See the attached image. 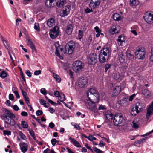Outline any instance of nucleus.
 <instances>
[{
	"label": "nucleus",
	"mask_w": 153,
	"mask_h": 153,
	"mask_svg": "<svg viewBox=\"0 0 153 153\" xmlns=\"http://www.w3.org/2000/svg\"><path fill=\"white\" fill-rule=\"evenodd\" d=\"M2 111L3 114L1 115V118L4 120L6 124L14 126L16 124V122L13 119L15 117V115L5 108H3Z\"/></svg>",
	"instance_id": "obj_1"
},
{
	"label": "nucleus",
	"mask_w": 153,
	"mask_h": 153,
	"mask_svg": "<svg viewBox=\"0 0 153 153\" xmlns=\"http://www.w3.org/2000/svg\"><path fill=\"white\" fill-rule=\"evenodd\" d=\"M75 47V42L72 41H70L65 45L64 50L61 47L56 48L55 54L58 56H60L59 51L62 54H65L67 52L68 54H71L73 53Z\"/></svg>",
	"instance_id": "obj_2"
},
{
	"label": "nucleus",
	"mask_w": 153,
	"mask_h": 153,
	"mask_svg": "<svg viewBox=\"0 0 153 153\" xmlns=\"http://www.w3.org/2000/svg\"><path fill=\"white\" fill-rule=\"evenodd\" d=\"M72 65V69L76 73L80 72L84 67V64L79 60L75 61L73 63Z\"/></svg>",
	"instance_id": "obj_3"
},
{
	"label": "nucleus",
	"mask_w": 153,
	"mask_h": 153,
	"mask_svg": "<svg viewBox=\"0 0 153 153\" xmlns=\"http://www.w3.org/2000/svg\"><path fill=\"white\" fill-rule=\"evenodd\" d=\"M125 120L123 116L119 114L115 116L113 120L114 124L116 126H121L123 125Z\"/></svg>",
	"instance_id": "obj_4"
},
{
	"label": "nucleus",
	"mask_w": 153,
	"mask_h": 153,
	"mask_svg": "<svg viewBox=\"0 0 153 153\" xmlns=\"http://www.w3.org/2000/svg\"><path fill=\"white\" fill-rule=\"evenodd\" d=\"M136 58L138 59H143L145 57V52L144 48L141 47H137L136 51L135 53Z\"/></svg>",
	"instance_id": "obj_5"
},
{
	"label": "nucleus",
	"mask_w": 153,
	"mask_h": 153,
	"mask_svg": "<svg viewBox=\"0 0 153 153\" xmlns=\"http://www.w3.org/2000/svg\"><path fill=\"white\" fill-rule=\"evenodd\" d=\"M59 27L57 26H55L50 31L49 34L51 38L52 39L56 38L59 35Z\"/></svg>",
	"instance_id": "obj_6"
},
{
	"label": "nucleus",
	"mask_w": 153,
	"mask_h": 153,
	"mask_svg": "<svg viewBox=\"0 0 153 153\" xmlns=\"http://www.w3.org/2000/svg\"><path fill=\"white\" fill-rule=\"evenodd\" d=\"M87 96L88 98L90 100H94V99H91V97L92 98H94L95 97H96V99L98 100V98L99 97V96L96 90L93 89H90L88 91V92H87Z\"/></svg>",
	"instance_id": "obj_7"
},
{
	"label": "nucleus",
	"mask_w": 153,
	"mask_h": 153,
	"mask_svg": "<svg viewBox=\"0 0 153 153\" xmlns=\"http://www.w3.org/2000/svg\"><path fill=\"white\" fill-rule=\"evenodd\" d=\"M92 100H90L88 101V103L89 105L88 108L90 110L94 112L95 113L97 112V106H96L94 102L96 103L98 102V101L97 102V101H91Z\"/></svg>",
	"instance_id": "obj_8"
},
{
	"label": "nucleus",
	"mask_w": 153,
	"mask_h": 153,
	"mask_svg": "<svg viewBox=\"0 0 153 153\" xmlns=\"http://www.w3.org/2000/svg\"><path fill=\"white\" fill-rule=\"evenodd\" d=\"M70 10V6L67 5L63 7L60 11V16L62 17L67 16L69 13Z\"/></svg>",
	"instance_id": "obj_9"
},
{
	"label": "nucleus",
	"mask_w": 153,
	"mask_h": 153,
	"mask_svg": "<svg viewBox=\"0 0 153 153\" xmlns=\"http://www.w3.org/2000/svg\"><path fill=\"white\" fill-rule=\"evenodd\" d=\"M88 61L89 64L94 65L97 62V56L96 54L93 53L90 54L88 59Z\"/></svg>",
	"instance_id": "obj_10"
},
{
	"label": "nucleus",
	"mask_w": 153,
	"mask_h": 153,
	"mask_svg": "<svg viewBox=\"0 0 153 153\" xmlns=\"http://www.w3.org/2000/svg\"><path fill=\"white\" fill-rule=\"evenodd\" d=\"M101 0H91L89 6L91 9L97 8L100 3Z\"/></svg>",
	"instance_id": "obj_11"
},
{
	"label": "nucleus",
	"mask_w": 153,
	"mask_h": 153,
	"mask_svg": "<svg viewBox=\"0 0 153 153\" xmlns=\"http://www.w3.org/2000/svg\"><path fill=\"white\" fill-rule=\"evenodd\" d=\"M120 27L118 25H114L112 26L109 30L110 33L112 34L118 33L120 30Z\"/></svg>",
	"instance_id": "obj_12"
},
{
	"label": "nucleus",
	"mask_w": 153,
	"mask_h": 153,
	"mask_svg": "<svg viewBox=\"0 0 153 153\" xmlns=\"http://www.w3.org/2000/svg\"><path fill=\"white\" fill-rule=\"evenodd\" d=\"M126 58V53H125L122 52L119 53L117 59L120 63H123L125 62Z\"/></svg>",
	"instance_id": "obj_13"
},
{
	"label": "nucleus",
	"mask_w": 153,
	"mask_h": 153,
	"mask_svg": "<svg viewBox=\"0 0 153 153\" xmlns=\"http://www.w3.org/2000/svg\"><path fill=\"white\" fill-rule=\"evenodd\" d=\"M144 19L148 23L150 24L153 23V14L149 13L148 15L145 16Z\"/></svg>",
	"instance_id": "obj_14"
},
{
	"label": "nucleus",
	"mask_w": 153,
	"mask_h": 153,
	"mask_svg": "<svg viewBox=\"0 0 153 153\" xmlns=\"http://www.w3.org/2000/svg\"><path fill=\"white\" fill-rule=\"evenodd\" d=\"M152 114H153V102H152L147 109L146 115V118L149 119L151 115Z\"/></svg>",
	"instance_id": "obj_15"
},
{
	"label": "nucleus",
	"mask_w": 153,
	"mask_h": 153,
	"mask_svg": "<svg viewBox=\"0 0 153 153\" xmlns=\"http://www.w3.org/2000/svg\"><path fill=\"white\" fill-rule=\"evenodd\" d=\"M58 0H47L45 2V4L48 8H52L55 6V1Z\"/></svg>",
	"instance_id": "obj_16"
},
{
	"label": "nucleus",
	"mask_w": 153,
	"mask_h": 153,
	"mask_svg": "<svg viewBox=\"0 0 153 153\" xmlns=\"http://www.w3.org/2000/svg\"><path fill=\"white\" fill-rule=\"evenodd\" d=\"M87 83V80L85 78H81L79 80V85L81 88H83Z\"/></svg>",
	"instance_id": "obj_17"
},
{
	"label": "nucleus",
	"mask_w": 153,
	"mask_h": 153,
	"mask_svg": "<svg viewBox=\"0 0 153 153\" xmlns=\"http://www.w3.org/2000/svg\"><path fill=\"white\" fill-rule=\"evenodd\" d=\"M26 41L27 45L29 46L33 50H34L36 52V48L31 39L29 37L26 39Z\"/></svg>",
	"instance_id": "obj_18"
},
{
	"label": "nucleus",
	"mask_w": 153,
	"mask_h": 153,
	"mask_svg": "<svg viewBox=\"0 0 153 153\" xmlns=\"http://www.w3.org/2000/svg\"><path fill=\"white\" fill-rule=\"evenodd\" d=\"M108 56L106 57L105 55L102 54V53H100L99 55V61L101 63H103L106 61L108 59Z\"/></svg>",
	"instance_id": "obj_19"
},
{
	"label": "nucleus",
	"mask_w": 153,
	"mask_h": 153,
	"mask_svg": "<svg viewBox=\"0 0 153 153\" xmlns=\"http://www.w3.org/2000/svg\"><path fill=\"white\" fill-rule=\"evenodd\" d=\"M55 19L53 18H51L47 20V24L49 27H51L55 25Z\"/></svg>",
	"instance_id": "obj_20"
},
{
	"label": "nucleus",
	"mask_w": 153,
	"mask_h": 153,
	"mask_svg": "<svg viewBox=\"0 0 153 153\" xmlns=\"http://www.w3.org/2000/svg\"><path fill=\"white\" fill-rule=\"evenodd\" d=\"M100 53H102V54L105 55L107 57L108 56L109 53V50L108 48H103L101 51Z\"/></svg>",
	"instance_id": "obj_21"
},
{
	"label": "nucleus",
	"mask_w": 153,
	"mask_h": 153,
	"mask_svg": "<svg viewBox=\"0 0 153 153\" xmlns=\"http://www.w3.org/2000/svg\"><path fill=\"white\" fill-rule=\"evenodd\" d=\"M100 53H102V54L105 55L107 57L108 56L109 53V50L108 48H103L101 51Z\"/></svg>",
	"instance_id": "obj_22"
},
{
	"label": "nucleus",
	"mask_w": 153,
	"mask_h": 153,
	"mask_svg": "<svg viewBox=\"0 0 153 153\" xmlns=\"http://www.w3.org/2000/svg\"><path fill=\"white\" fill-rule=\"evenodd\" d=\"M100 53H102V54L105 55L107 57L108 56L109 53V50L108 48H103L101 51Z\"/></svg>",
	"instance_id": "obj_23"
},
{
	"label": "nucleus",
	"mask_w": 153,
	"mask_h": 153,
	"mask_svg": "<svg viewBox=\"0 0 153 153\" xmlns=\"http://www.w3.org/2000/svg\"><path fill=\"white\" fill-rule=\"evenodd\" d=\"M73 26L72 24H69L67 26L66 32L68 35L71 34L73 30Z\"/></svg>",
	"instance_id": "obj_24"
},
{
	"label": "nucleus",
	"mask_w": 153,
	"mask_h": 153,
	"mask_svg": "<svg viewBox=\"0 0 153 153\" xmlns=\"http://www.w3.org/2000/svg\"><path fill=\"white\" fill-rule=\"evenodd\" d=\"M114 117L113 114L110 111H107L106 113V118L110 121H112Z\"/></svg>",
	"instance_id": "obj_25"
},
{
	"label": "nucleus",
	"mask_w": 153,
	"mask_h": 153,
	"mask_svg": "<svg viewBox=\"0 0 153 153\" xmlns=\"http://www.w3.org/2000/svg\"><path fill=\"white\" fill-rule=\"evenodd\" d=\"M66 3V0H58L57 1H55V4L58 7H62Z\"/></svg>",
	"instance_id": "obj_26"
},
{
	"label": "nucleus",
	"mask_w": 153,
	"mask_h": 153,
	"mask_svg": "<svg viewBox=\"0 0 153 153\" xmlns=\"http://www.w3.org/2000/svg\"><path fill=\"white\" fill-rule=\"evenodd\" d=\"M69 140H70L71 143L75 146L78 147H81V146L79 142L76 140L74 138L70 137Z\"/></svg>",
	"instance_id": "obj_27"
},
{
	"label": "nucleus",
	"mask_w": 153,
	"mask_h": 153,
	"mask_svg": "<svg viewBox=\"0 0 153 153\" xmlns=\"http://www.w3.org/2000/svg\"><path fill=\"white\" fill-rule=\"evenodd\" d=\"M139 112V110L137 108L135 105H134L131 111V114L133 116H135Z\"/></svg>",
	"instance_id": "obj_28"
},
{
	"label": "nucleus",
	"mask_w": 153,
	"mask_h": 153,
	"mask_svg": "<svg viewBox=\"0 0 153 153\" xmlns=\"http://www.w3.org/2000/svg\"><path fill=\"white\" fill-rule=\"evenodd\" d=\"M142 93L144 95L145 97L149 98L151 96V93L147 89H145L142 91Z\"/></svg>",
	"instance_id": "obj_29"
},
{
	"label": "nucleus",
	"mask_w": 153,
	"mask_h": 153,
	"mask_svg": "<svg viewBox=\"0 0 153 153\" xmlns=\"http://www.w3.org/2000/svg\"><path fill=\"white\" fill-rule=\"evenodd\" d=\"M121 91V87L120 86H116L113 90V92L114 93L115 95L119 94Z\"/></svg>",
	"instance_id": "obj_30"
},
{
	"label": "nucleus",
	"mask_w": 153,
	"mask_h": 153,
	"mask_svg": "<svg viewBox=\"0 0 153 153\" xmlns=\"http://www.w3.org/2000/svg\"><path fill=\"white\" fill-rule=\"evenodd\" d=\"M40 104L44 105L45 107L48 108L49 106V104L48 103H46L45 100L43 99H40L39 100Z\"/></svg>",
	"instance_id": "obj_31"
},
{
	"label": "nucleus",
	"mask_w": 153,
	"mask_h": 153,
	"mask_svg": "<svg viewBox=\"0 0 153 153\" xmlns=\"http://www.w3.org/2000/svg\"><path fill=\"white\" fill-rule=\"evenodd\" d=\"M118 42H120V45H122L123 43L125 42V38L123 35H122L118 37Z\"/></svg>",
	"instance_id": "obj_32"
},
{
	"label": "nucleus",
	"mask_w": 153,
	"mask_h": 153,
	"mask_svg": "<svg viewBox=\"0 0 153 153\" xmlns=\"http://www.w3.org/2000/svg\"><path fill=\"white\" fill-rule=\"evenodd\" d=\"M113 19L116 21L120 20L121 19V17L120 15L117 13L114 14L113 15Z\"/></svg>",
	"instance_id": "obj_33"
},
{
	"label": "nucleus",
	"mask_w": 153,
	"mask_h": 153,
	"mask_svg": "<svg viewBox=\"0 0 153 153\" xmlns=\"http://www.w3.org/2000/svg\"><path fill=\"white\" fill-rule=\"evenodd\" d=\"M2 39L4 45L6 48L8 50H10L11 48L10 47L9 45L8 44L7 41L6 40H4L3 38H2Z\"/></svg>",
	"instance_id": "obj_34"
},
{
	"label": "nucleus",
	"mask_w": 153,
	"mask_h": 153,
	"mask_svg": "<svg viewBox=\"0 0 153 153\" xmlns=\"http://www.w3.org/2000/svg\"><path fill=\"white\" fill-rule=\"evenodd\" d=\"M134 105L139 110V111L140 112L143 107L142 103L139 102H137Z\"/></svg>",
	"instance_id": "obj_35"
},
{
	"label": "nucleus",
	"mask_w": 153,
	"mask_h": 153,
	"mask_svg": "<svg viewBox=\"0 0 153 153\" xmlns=\"http://www.w3.org/2000/svg\"><path fill=\"white\" fill-rule=\"evenodd\" d=\"M139 2L137 0H130V4L131 6L138 5Z\"/></svg>",
	"instance_id": "obj_36"
},
{
	"label": "nucleus",
	"mask_w": 153,
	"mask_h": 153,
	"mask_svg": "<svg viewBox=\"0 0 153 153\" xmlns=\"http://www.w3.org/2000/svg\"><path fill=\"white\" fill-rule=\"evenodd\" d=\"M20 146L21 148V150L23 153H25L27 151L28 146H22V145H20Z\"/></svg>",
	"instance_id": "obj_37"
},
{
	"label": "nucleus",
	"mask_w": 153,
	"mask_h": 153,
	"mask_svg": "<svg viewBox=\"0 0 153 153\" xmlns=\"http://www.w3.org/2000/svg\"><path fill=\"white\" fill-rule=\"evenodd\" d=\"M8 75L7 73L4 71H2L1 73L0 76L2 78H6Z\"/></svg>",
	"instance_id": "obj_38"
},
{
	"label": "nucleus",
	"mask_w": 153,
	"mask_h": 153,
	"mask_svg": "<svg viewBox=\"0 0 153 153\" xmlns=\"http://www.w3.org/2000/svg\"><path fill=\"white\" fill-rule=\"evenodd\" d=\"M66 99L65 98V96L63 93H61L60 96L59 98V100L62 102H63V101L65 100Z\"/></svg>",
	"instance_id": "obj_39"
},
{
	"label": "nucleus",
	"mask_w": 153,
	"mask_h": 153,
	"mask_svg": "<svg viewBox=\"0 0 153 153\" xmlns=\"http://www.w3.org/2000/svg\"><path fill=\"white\" fill-rule=\"evenodd\" d=\"M53 75L54 78L58 82H60L61 81L60 77L58 75L56 74L55 73H53Z\"/></svg>",
	"instance_id": "obj_40"
},
{
	"label": "nucleus",
	"mask_w": 153,
	"mask_h": 153,
	"mask_svg": "<svg viewBox=\"0 0 153 153\" xmlns=\"http://www.w3.org/2000/svg\"><path fill=\"white\" fill-rule=\"evenodd\" d=\"M21 126L24 128H27L28 126L27 123L25 121H21Z\"/></svg>",
	"instance_id": "obj_41"
},
{
	"label": "nucleus",
	"mask_w": 153,
	"mask_h": 153,
	"mask_svg": "<svg viewBox=\"0 0 153 153\" xmlns=\"http://www.w3.org/2000/svg\"><path fill=\"white\" fill-rule=\"evenodd\" d=\"M34 28L37 31L39 32L40 30V28L39 24L38 23H36L34 24Z\"/></svg>",
	"instance_id": "obj_42"
},
{
	"label": "nucleus",
	"mask_w": 153,
	"mask_h": 153,
	"mask_svg": "<svg viewBox=\"0 0 153 153\" xmlns=\"http://www.w3.org/2000/svg\"><path fill=\"white\" fill-rule=\"evenodd\" d=\"M126 56L129 59H131L134 58L133 55L131 54L129 52H127L126 54Z\"/></svg>",
	"instance_id": "obj_43"
},
{
	"label": "nucleus",
	"mask_w": 153,
	"mask_h": 153,
	"mask_svg": "<svg viewBox=\"0 0 153 153\" xmlns=\"http://www.w3.org/2000/svg\"><path fill=\"white\" fill-rule=\"evenodd\" d=\"M45 97L46 99L48 101V102L51 104L52 105H54L56 106L57 105V104L56 103L54 102L53 101H52L51 100L48 99V97L46 96H45Z\"/></svg>",
	"instance_id": "obj_44"
},
{
	"label": "nucleus",
	"mask_w": 153,
	"mask_h": 153,
	"mask_svg": "<svg viewBox=\"0 0 153 153\" xmlns=\"http://www.w3.org/2000/svg\"><path fill=\"white\" fill-rule=\"evenodd\" d=\"M144 140H145L144 139H142L136 141L135 142V146H137L138 145L140 144L143 142V141Z\"/></svg>",
	"instance_id": "obj_45"
},
{
	"label": "nucleus",
	"mask_w": 153,
	"mask_h": 153,
	"mask_svg": "<svg viewBox=\"0 0 153 153\" xmlns=\"http://www.w3.org/2000/svg\"><path fill=\"white\" fill-rule=\"evenodd\" d=\"M93 149L97 153H103V151L100 150L98 149L96 147H93Z\"/></svg>",
	"instance_id": "obj_46"
},
{
	"label": "nucleus",
	"mask_w": 153,
	"mask_h": 153,
	"mask_svg": "<svg viewBox=\"0 0 153 153\" xmlns=\"http://www.w3.org/2000/svg\"><path fill=\"white\" fill-rule=\"evenodd\" d=\"M71 125L74 126V128L78 129V130H80L81 129L80 127L77 124H74L73 123H71Z\"/></svg>",
	"instance_id": "obj_47"
},
{
	"label": "nucleus",
	"mask_w": 153,
	"mask_h": 153,
	"mask_svg": "<svg viewBox=\"0 0 153 153\" xmlns=\"http://www.w3.org/2000/svg\"><path fill=\"white\" fill-rule=\"evenodd\" d=\"M132 123L133 128L136 129L138 128H139V124L138 123H135L134 121H133Z\"/></svg>",
	"instance_id": "obj_48"
},
{
	"label": "nucleus",
	"mask_w": 153,
	"mask_h": 153,
	"mask_svg": "<svg viewBox=\"0 0 153 153\" xmlns=\"http://www.w3.org/2000/svg\"><path fill=\"white\" fill-rule=\"evenodd\" d=\"M57 141L56 139L55 138L51 140V143L53 146H54L56 145L57 142Z\"/></svg>",
	"instance_id": "obj_49"
},
{
	"label": "nucleus",
	"mask_w": 153,
	"mask_h": 153,
	"mask_svg": "<svg viewBox=\"0 0 153 153\" xmlns=\"http://www.w3.org/2000/svg\"><path fill=\"white\" fill-rule=\"evenodd\" d=\"M151 54L150 59L151 61L153 62V47L151 49Z\"/></svg>",
	"instance_id": "obj_50"
},
{
	"label": "nucleus",
	"mask_w": 153,
	"mask_h": 153,
	"mask_svg": "<svg viewBox=\"0 0 153 153\" xmlns=\"http://www.w3.org/2000/svg\"><path fill=\"white\" fill-rule=\"evenodd\" d=\"M3 132L4 135H10L11 134V132L10 131L7 130L3 131Z\"/></svg>",
	"instance_id": "obj_51"
},
{
	"label": "nucleus",
	"mask_w": 153,
	"mask_h": 153,
	"mask_svg": "<svg viewBox=\"0 0 153 153\" xmlns=\"http://www.w3.org/2000/svg\"><path fill=\"white\" fill-rule=\"evenodd\" d=\"M98 109L100 110H104L105 109V106L101 105H99Z\"/></svg>",
	"instance_id": "obj_52"
},
{
	"label": "nucleus",
	"mask_w": 153,
	"mask_h": 153,
	"mask_svg": "<svg viewBox=\"0 0 153 153\" xmlns=\"http://www.w3.org/2000/svg\"><path fill=\"white\" fill-rule=\"evenodd\" d=\"M36 114L37 116H40L43 114V112L41 110H38L36 111Z\"/></svg>",
	"instance_id": "obj_53"
},
{
	"label": "nucleus",
	"mask_w": 153,
	"mask_h": 153,
	"mask_svg": "<svg viewBox=\"0 0 153 153\" xmlns=\"http://www.w3.org/2000/svg\"><path fill=\"white\" fill-rule=\"evenodd\" d=\"M54 95L56 97H59L60 96L59 92L57 91H55L54 92Z\"/></svg>",
	"instance_id": "obj_54"
},
{
	"label": "nucleus",
	"mask_w": 153,
	"mask_h": 153,
	"mask_svg": "<svg viewBox=\"0 0 153 153\" xmlns=\"http://www.w3.org/2000/svg\"><path fill=\"white\" fill-rule=\"evenodd\" d=\"M28 131H29V133L31 136L32 137L35 135L34 131L30 129H28Z\"/></svg>",
	"instance_id": "obj_55"
},
{
	"label": "nucleus",
	"mask_w": 153,
	"mask_h": 153,
	"mask_svg": "<svg viewBox=\"0 0 153 153\" xmlns=\"http://www.w3.org/2000/svg\"><path fill=\"white\" fill-rule=\"evenodd\" d=\"M83 34V32L81 30L79 31L78 37L79 39H80L82 37Z\"/></svg>",
	"instance_id": "obj_56"
},
{
	"label": "nucleus",
	"mask_w": 153,
	"mask_h": 153,
	"mask_svg": "<svg viewBox=\"0 0 153 153\" xmlns=\"http://www.w3.org/2000/svg\"><path fill=\"white\" fill-rule=\"evenodd\" d=\"M111 65L110 64H107L105 66V71L106 72L108 69L111 67Z\"/></svg>",
	"instance_id": "obj_57"
},
{
	"label": "nucleus",
	"mask_w": 153,
	"mask_h": 153,
	"mask_svg": "<svg viewBox=\"0 0 153 153\" xmlns=\"http://www.w3.org/2000/svg\"><path fill=\"white\" fill-rule=\"evenodd\" d=\"M41 93L45 95L47 94V92L45 88H42L40 90Z\"/></svg>",
	"instance_id": "obj_58"
},
{
	"label": "nucleus",
	"mask_w": 153,
	"mask_h": 153,
	"mask_svg": "<svg viewBox=\"0 0 153 153\" xmlns=\"http://www.w3.org/2000/svg\"><path fill=\"white\" fill-rule=\"evenodd\" d=\"M120 77V75L119 74L117 73L115 74L114 76V78L116 80L118 79Z\"/></svg>",
	"instance_id": "obj_59"
},
{
	"label": "nucleus",
	"mask_w": 153,
	"mask_h": 153,
	"mask_svg": "<svg viewBox=\"0 0 153 153\" xmlns=\"http://www.w3.org/2000/svg\"><path fill=\"white\" fill-rule=\"evenodd\" d=\"M19 135H20V137L23 139H24L26 137L25 136L21 131H20L19 132Z\"/></svg>",
	"instance_id": "obj_60"
},
{
	"label": "nucleus",
	"mask_w": 153,
	"mask_h": 153,
	"mask_svg": "<svg viewBox=\"0 0 153 153\" xmlns=\"http://www.w3.org/2000/svg\"><path fill=\"white\" fill-rule=\"evenodd\" d=\"M135 94H134L129 97V101H132L134 98L135 97Z\"/></svg>",
	"instance_id": "obj_61"
},
{
	"label": "nucleus",
	"mask_w": 153,
	"mask_h": 153,
	"mask_svg": "<svg viewBox=\"0 0 153 153\" xmlns=\"http://www.w3.org/2000/svg\"><path fill=\"white\" fill-rule=\"evenodd\" d=\"M25 73L28 76L30 77L31 76V73L29 70H28L26 71Z\"/></svg>",
	"instance_id": "obj_62"
},
{
	"label": "nucleus",
	"mask_w": 153,
	"mask_h": 153,
	"mask_svg": "<svg viewBox=\"0 0 153 153\" xmlns=\"http://www.w3.org/2000/svg\"><path fill=\"white\" fill-rule=\"evenodd\" d=\"M94 29L96 32L98 33H100L101 32V30H100L98 26H96L95 28Z\"/></svg>",
	"instance_id": "obj_63"
},
{
	"label": "nucleus",
	"mask_w": 153,
	"mask_h": 153,
	"mask_svg": "<svg viewBox=\"0 0 153 153\" xmlns=\"http://www.w3.org/2000/svg\"><path fill=\"white\" fill-rule=\"evenodd\" d=\"M93 11L92 9H90L88 7L85 10V12L86 13H90L93 12Z\"/></svg>",
	"instance_id": "obj_64"
}]
</instances>
